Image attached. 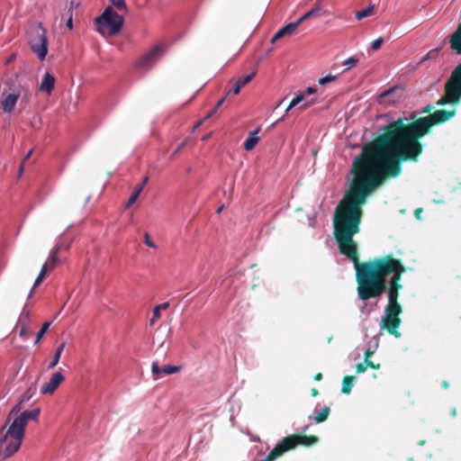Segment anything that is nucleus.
Segmentation results:
<instances>
[{
	"instance_id": "f257e3e1",
	"label": "nucleus",
	"mask_w": 461,
	"mask_h": 461,
	"mask_svg": "<svg viewBox=\"0 0 461 461\" xmlns=\"http://www.w3.org/2000/svg\"><path fill=\"white\" fill-rule=\"evenodd\" d=\"M353 178L334 210L333 234L339 252L354 264L356 274L366 263L360 262L353 237L360 230L363 206L367 197L387 179L402 173L366 143L352 164Z\"/></svg>"
},
{
	"instance_id": "f03ea898",
	"label": "nucleus",
	"mask_w": 461,
	"mask_h": 461,
	"mask_svg": "<svg viewBox=\"0 0 461 461\" xmlns=\"http://www.w3.org/2000/svg\"><path fill=\"white\" fill-rule=\"evenodd\" d=\"M455 113V110L441 109L416 119V113H412L411 122L406 117L398 118L384 125L383 132L368 144L402 173L403 162L419 161L423 152L420 139L429 134L434 125L448 121Z\"/></svg>"
},
{
	"instance_id": "7ed1b4c3",
	"label": "nucleus",
	"mask_w": 461,
	"mask_h": 461,
	"mask_svg": "<svg viewBox=\"0 0 461 461\" xmlns=\"http://www.w3.org/2000/svg\"><path fill=\"white\" fill-rule=\"evenodd\" d=\"M406 267L401 259L388 254L367 260L356 274L357 293L360 300L366 302L380 297L386 292L388 303L382 317L381 328L390 335L401 337L398 328L401 325L400 314L402 312L398 299L402 289V276Z\"/></svg>"
},
{
	"instance_id": "20e7f679",
	"label": "nucleus",
	"mask_w": 461,
	"mask_h": 461,
	"mask_svg": "<svg viewBox=\"0 0 461 461\" xmlns=\"http://www.w3.org/2000/svg\"><path fill=\"white\" fill-rule=\"evenodd\" d=\"M22 410V402H19L9 412L8 420L14 418L9 429L0 438V459L11 457L20 448L27 422L32 420L37 421L40 417L41 410L35 408L31 411Z\"/></svg>"
},
{
	"instance_id": "39448f33",
	"label": "nucleus",
	"mask_w": 461,
	"mask_h": 461,
	"mask_svg": "<svg viewBox=\"0 0 461 461\" xmlns=\"http://www.w3.org/2000/svg\"><path fill=\"white\" fill-rule=\"evenodd\" d=\"M318 441L319 438L315 435L302 433L289 435L280 440L262 461H275L297 447H309L318 443Z\"/></svg>"
},
{
	"instance_id": "423d86ee",
	"label": "nucleus",
	"mask_w": 461,
	"mask_h": 461,
	"mask_svg": "<svg viewBox=\"0 0 461 461\" xmlns=\"http://www.w3.org/2000/svg\"><path fill=\"white\" fill-rule=\"evenodd\" d=\"M97 31L109 35L117 34L123 25V17L118 14L111 6H107L104 13L95 18Z\"/></svg>"
},
{
	"instance_id": "0eeeda50",
	"label": "nucleus",
	"mask_w": 461,
	"mask_h": 461,
	"mask_svg": "<svg viewBox=\"0 0 461 461\" xmlns=\"http://www.w3.org/2000/svg\"><path fill=\"white\" fill-rule=\"evenodd\" d=\"M30 47L40 60H44L48 54L47 32L41 23L32 26L28 32Z\"/></svg>"
},
{
	"instance_id": "6e6552de",
	"label": "nucleus",
	"mask_w": 461,
	"mask_h": 461,
	"mask_svg": "<svg viewBox=\"0 0 461 461\" xmlns=\"http://www.w3.org/2000/svg\"><path fill=\"white\" fill-rule=\"evenodd\" d=\"M445 92L452 95L456 101L461 100V63L452 71L445 84Z\"/></svg>"
},
{
	"instance_id": "1a4fd4ad",
	"label": "nucleus",
	"mask_w": 461,
	"mask_h": 461,
	"mask_svg": "<svg viewBox=\"0 0 461 461\" xmlns=\"http://www.w3.org/2000/svg\"><path fill=\"white\" fill-rule=\"evenodd\" d=\"M163 53V46L157 45L139 58L135 66L140 69L150 68Z\"/></svg>"
},
{
	"instance_id": "9d476101",
	"label": "nucleus",
	"mask_w": 461,
	"mask_h": 461,
	"mask_svg": "<svg viewBox=\"0 0 461 461\" xmlns=\"http://www.w3.org/2000/svg\"><path fill=\"white\" fill-rule=\"evenodd\" d=\"M64 380L65 377L60 372H55L50 380L41 386V393L52 394Z\"/></svg>"
},
{
	"instance_id": "9b49d317",
	"label": "nucleus",
	"mask_w": 461,
	"mask_h": 461,
	"mask_svg": "<svg viewBox=\"0 0 461 461\" xmlns=\"http://www.w3.org/2000/svg\"><path fill=\"white\" fill-rule=\"evenodd\" d=\"M182 369L181 366H171V365H166L163 367H160L158 366V362H152L151 364V372L153 375V378L155 380L158 379L160 377L161 374L164 375H172L178 373Z\"/></svg>"
},
{
	"instance_id": "f8f14e48",
	"label": "nucleus",
	"mask_w": 461,
	"mask_h": 461,
	"mask_svg": "<svg viewBox=\"0 0 461 461\" xmlns=\"http://www.w3.org/2000/svg\"><path fill=\"white\" fill-rule=\"evenodd\" d=\"M298 26L299 23H297V21L286 24L285 26L282 27L277 31V32L273 36L271 42L274 43L284 37L293 35Z\"/></svg>"
},
{
	"instance_id": "ddd939ff",
	"label": "nucleus",
	"mask_w": 461,
	"mask_h": 461,
	"mask_svg": "<svg viewBox=\"0 0 461 461\" xmlns=\"http://www.w3.org/2000/svg\"><path fill=\"white\" fill-rule=\"evenodd\" d=\"M55 81V77L50 72H46L40 85V90L50 95L54 89Z\"/></svg>"
},
{
	"instance_id": "4468645a",
	"label": "nucleus",
	"mask_w": 461,
	"mask_h": 461,
	"mask_svg": "<svg viewBox=\"0 0 461 461\" xmlns=\"http://www.w3.org/2000/svg\"><path fill=\"white\" fill-rule=\"evenodd\" d=\"M317 92V89L315 87H308L304 92H302L301 94L297 95L295 97L292 99L289 105L285 109V112L287 113L290 111L293 107L300 104L303 101L305 100L307 95H313Z\"/></svg>"
},
{
	"instance_id": "2eb2a0df",
	"label": "nucleus",
	"mask_w": 461,
	"mask_h": 461,
	"mask_svg": "<svg viewBox=\"0 0 461 461\" xmlns=\"http://www.w3.org/2000/svg\"><path fill=\"white\" fill-rule=\"evenodd\" d=\"M20 94H9L2 101V106L5 113H11L17 104Z\"/></svg>"
},
{
	"instance_id": "dca6fc26",
	"label": "nucleus",
	"mask_w": 461,
	"mask_h": 461,
	"mask_svg": "<svg viewBox=\"0 0 461 461\" xmlns=\"http://www.w3.org/2000/svg\"><path fill=\"white\" fill-rule=\"evenodd\" d=\"M450 48L455 53L461 55V23L456 31L450 37Z\"/></svg>"
},
{
	"instance_id": "f3484780",
	"label": "nucleus",
	"mask_w": 461,
	"mask_h": 461,
	"mask_svg": "<svg viewBox=\"0 0 461 461\" xmlns=\"http://www.w3.org/2000/svg\"><path fill=\"white\" fill-rule=\"evenodd\" d=\"M260 131V128L258 127L254 131H251L249 135V137L246 139V140L243 143V148L247 151L252 150L256 145L259 141V138L257 136L258 133Z\"/></svg>"
},
{
	"instance_id": "a211bd4d",
	"label": "nucleus",
	"mask_w": 461,
	"mask_h": 461,
	"mask_svg": "<svg viewBox=\"0 0 461 461\" xmlns=\"http://www.w3.org/2000/svg\"><path fill=\"white\" fill-rule=\"evenodd\" d=\"M169 307L168 303H163L154 307L153 309V317L149 321V324L152 326L155 322L160 318V311L167 310Z\"/></svg>"
},
{
	"instance_id": "6ab92c4d",
	"label": "nucleus",
	"mask_w": 461,
	"mask_h": 461,
	"mask_svg": "<svg viewBox=\"0 0 461 461\" xmlns=\"http://www.w3.org/2000/svg\"><path fill=\"white\" fill-rule=\"evenodd\" d=\"M355 380V376L353 375H346L342 381V388L341 393L345 394H349L353 386V382Z\"/></svg>"
},
{
	"instance_id": "aec40b11",
	"label": "nucleus",
	"mask_w": 461,
	"mask_h": 461,
	"mask_svg": "<svg viewBox=\"0 0 461 461\" xmlns=\"http://www.w3.org/2000/svg\"><path fill=\"white\" fill-rule=\"evenodd\" d=\"M374 8H375V5H371L360 11H357L356 13V19L360 21L366 17H368L372 14L373 11H374Z\"/></svg>"
},
{
	"instance_id": "412c9836",
	"label": "nucleus",
	"mask_w": 461,
	"mask_h": 461,
	"mask_svg": "<svg viewBox=\"0 0 461 461\" xmlns=\"http://www.w3.org/2000/svg\"><path fill=\"white\" fill-rule=\"evenodd\" d=\"M459 102L456 101L452 95H449V94L447 92H445L444 95L441 96L438 102H437V104L438 105H445V104H458Z\"/></svg>"
},
{
	"instance_id": "4be33fe9",
	"label": "nucleus",
	"mask_w": 461,
	"mask_h": 461,
	"mask_svg": "<svg viewBox=\"0 0 461 461\" xmlns=\"http://www.w3.org/2000/svg\"><path fill=\"white\" fill-rule=\"evenodd\" d=\"M330 410L329 407H324L321 412H319L318 414H316L314 417H313V420L315 422L317 423H321L323 421H325L329 415H330Z\"/></svg>"
},
{
	"instance_id": "5701e85b",
	"label": "nucleus",
	"mask_w": 461,
	"mask_h": 461,
	"mask_svg": "<svg viewBox=\"0 0 461 461\" xmlns=\"http://www.w3.org/2000/svg\"><path fill=\"white\" fill-rule=\"evenodd\" d=\"M50 270L51 269H50V267H49V263L43 264V266L41 267V269L34 282V287L41 283V281L45 278L47 272L50 271Z\"/></svg>"
},
{
	"instance_id": "b1692460",
	"label": "nucleus",
	"mask_w": 461,
	"mask_h": 461,
	"mask_svg": "<svg viewBox=\"0 0 461 461\" xmlns=\"http://www.w3.org/2000/svg\"><path fill=\"white\" fill-rule=\"evenodd\" d=\"M257 70H253L249 75L242 76L236 81L241 87L249 84L256 76Z\"/></svg>"
},
{
	"instance_id": "393cba45",
	"label": "nucleus",
	"mask_w": 461,
	"mask_h": 461,
	"mask_svg": "<svg viewBox=\"0 0 461 461\" xmlns=\"http://www.w3.org/2000/svg\"><path fill=\"white\" fill-rule=\"evenodd\" d=\"M50 326V322L43 323L41 329L37 333L36 339H35V342H34L35 344H37L41 339V338L44 336V334L49 330Z\"/></svg>"
},
{
	"instance_id": "a878e982",
	"label": "nucleus",
	"mask_w": 461,
	"mask_h": 461,
	"mask_svg": "<svg viewBox=\"0 0 461 461\" xmlns=\"http://www.w3.org/2000/svg\"><path fill=\"white\" fill-rule=\"evenodd\" d=\"M317 13H318V9H312V10L307 12L306 14H304L303 16H301L297 20V23H299V25H300L303 21L314 16Z\"/></svg>"
},
{
	"instance_id": "bb28decb",
	"label": "nucleus",
	"mask_w": 461,
	"mask_h": 461,
	"mask_svg": "<svg viewBox=\"0 0 461 461\" xmlns=\"http://www.w3.org/2000/svg\"><path fill=\"white\" fill-rule=\"evenodd\" d=\"M110 2L118 9L127 11L126 3L124 0H110Z\"/></svg>"
},
{
	"instance_id": "cd10ccee",
	"label": "nucleus",
	"mask_w": 461,
	"mask_h": 461,
	"mask_svg": "<svg viewBox=\"0 0 461 461\" xmlns=\"http://www.w3.org/2000/svg\"><path fill=\"white\" fill-rule=\"evenodd\" d=\"M315 103H316L315 98H312L310 100L305 99L304 101L302 102V104L299 106V110L303 111V110L307 109L308 107L313 105Z\"/></svg>"
},
{
	"instance_id": "c85d7f7f",
	"label": "nucleus",
	"mask_w": 461,
	"mask_h": 461,
	"mask_svg": "<svg viewBox=\"0 0 461 461\" xmlns=\"http://www.w3.org/2000/svg\"><path fill=\"white\" fill-rule=\"evenodd\" d=\"M46 263H49L50 269H53L57 264L59 263L58 256L49 255L48 260Z\"/></svg>"
},
{
	"instance_id": "c756f323",
	"label": "nucleus",
	"mask_w": 461,
	"mask_h": 461,
	"mask_svg": "<svg viewBox=\"0 0 461 461\" xmlns=\"http://www.w3.org/2000/svg\"><path fill=\"white\" fill-rule=\"evenodd\" d=\"M140 194L137 192L133 191L131 195L130 196L125 207L130 208L139 198Z\"/></svg>"
},
{
	"instance_id": "7c9ffc66",
	"label": "nucleus",
	"mask_w": 461,
	"mask_h": 461,
	"mask_svg": "<svg viewBox=\"0 0 461 461\" xmlns=\"http://www.w3.org/2000/svg\"><path fill=\"white\" fill-rule=\"evenodd\" d=\"M144 243L152 249H157V245L151 240L150 236L148 232L144 233Z\"/></svg>"
},
{
	"instance_id": "2f4dec72",
	"label": "nucleus",
	"mask_w": 461,
	"mask_h": 461,
	"mask_svg": "<svg viewBox=\"0 0 461 461\" xmlns=\"http://www.w3.org/2000/svg\"><path fill=\"white\" fill-rule=\"evenodd\" d=\"M336 78H337V77L329 75V76H326L324 77L320 78L319 79V84L320 85H325V84H327L329 82H332V81L336 80Z\"/></svg>"
},
{
	"instance_id": "473e14b6",
	"label": "nucleus",
	"mask_w": 461,
	"mask_h": 461,
	"mask_svg": "<svg viewBox=\"0 0 461 461\" xmlns=\"http://www.w3.org/2000/svg\"><path fill=\"white\" fill-rule=\"evenodd\" d=\"M383 42H384V39H383V38H381V37H380V38H378V39H376V40H375V41H372V44H371L372 49H373L374 50H379V49L381 48V46H382Z\"/></svg>"
},
{
	"instance_id": "72a5a7b5",
	"label": "nucleus",
	"mask_w": 461,
	"mask_h": 461,
	"mask_svg": "<svg viewBox=\"0 0 461 461\" xmlns=\"http://www.w3.org/2000/svg\"><path fill=\"white\" fill-rule=\"evenodd\" d=\"M358 62V59H355V58H348L346 60L343 61V65L345 66H348V68H351V67H354L357 64Z\"/></svg>"
},
{
	"instance_id": "f704fd0d",
	"label": "nucleus",
	"mask_w": 461,
	"mask_h": 461,
	"mask_svg": "<svg viewBox=\"0 0 461 461\" xmlns=\"http://www.w3.org/2000/svg\"><path fill=\"white\" fill-rule=\"evenodd\" d=\"M364 364L366 366V367H370V368H373V369H379L380 368V365L379 364H375L369 358H365Z\"/></svg>"
},
{
	"instance_id": "c9c22d12",
	"label": "nucleus",
	"mask_w": 461,
	"mask_h": 461,
	"mask_svg": "<svg viewBox=\"0 0 461 461\" xmlns=\"http://www.w3.org/2000/svg\"><path fill=\"white\" fill-rule=\"evenodd\" d=\"M22 90L23 91V102L29 103L31 100V93L27 88L22 87Z\"/></svg>"
},
{
	"instance_id": "e433bc0d",
	"label": "nucleus",
	"mask_w": 461,
	"mask_h": 461,
	"mask_svg": "<svg viewBox=\"0 0 461 461\" xmlns=\"http://www.w3.org/2000/svg\"><path fill=\"white\" fill-rule=\"evenodd\" d=\"M241 88L242 87L237 82H235V84L232 86V88H230L229 90L228 95L230 94V93H233L234 95H238V94H240Z\"/></svg>"
},
{
	"instance_id": "4c0bfd02",
	"label": "nucleus",
	"mask_w": 461,
	"mask_h": 461,
	"mask_svg": "<svg viewBox=\"0 0 461 461\" xmlns=\"http://www.w3.org/2000/svg\"><path fill=\"white\" fill-rule=\"evenodd\" d=\"M60 359V357L54 354L52 361L49 365V369H53L58 364Z\"/></svg>"
},
{
	"instance_id": "58836bf2",
	"label": "nucleus",
	"mask_w": 461,
	"mask_h": 461,
	"mask_svg": "<svg viewBox=\"0 0 461 461\" xmlns=\"http://www.w3.org/2000/svg\"><path fill=\"white\" fill-rule=\"evenodd\" d=\"M186 140H184L177 148L172 153L170 156V158L173 159L178 152L185 146Z\"/></svg>"
},
{
	"instance_id": "ea45409f",
	"label": "nucleus",
	"mask_w": 461,
	"mask_h": 461,
	"mask_svg": "<svg viewBox=\"0 0 461 461\" xmlns=\"http://www.w3.org/2000/svg\"><path fill=\"white\" fill-rule=\"evenodd\" d=\"M366 368L367 367H366V366L364 363H358L356 366V371L358 374L364 373L366 370Z\"/></svg>"
},
{
	"instance_id": "a19ab883",
	"label": "nucleus",
	"mask_w": 461,
	"mask_h": 461,
	"mask_svg": "<svg viewBox=\"0 0 461 461\" xmlns=\"http://www.w3.org/2000/svg\"><path fill=\"white\" fill-rule=\"evenodd\" d=\"M20 336L24 339H28L30 337V333L27 331L26 327L24 325H23L21 328Z\"/></svg>"
},
{
	"instance_id": "79ce46f5",
	"label": "nucleus",
	"mask_w": 461,
	"mask_h": 461,
	"mask_svg": "<svg viewBox=\"0 0 461 461\" xmlns=\"http://www.w3.org/2000/svg\"><path fill=\"white\" fill-rule=\"evenodd\" d=\"M61 251V245H56L50 252V255L58 256Z\"/></svg>"
},
{
	"instance_id": "37998d69",
	"label": "nucleus",
	"mask_w": 461,
	"mask_h": 461,
	"mask_svg": "<svg viewBox=\"0 0 461 461\" xmlns=\"http://www.w3.org/2000/svg\"><path fill=\"white\" fill-rule=\"evenodd\" d=\"M437 54H438V50H432L427 54V56L425 58H423L422 61L431 59V58H434V57H436Z\"/></svg>"
},
{
	"instance_id": "c03bdc74",
	"label": "nucleus",
	"mask_w": 461,
	"mask_h": 461,
	"mask_svg": "<svg viewBox=\"0 0 461 461\" xmlns=\"http://www.w3.org/2000/svg\"><path fill=\"white\" fill-rule=\"evenodd\" d=\"M66 347V342H62L59 347L58 348L56 349V352L55 354L58 355V356H61V353L63 352L64 348Z\"/></svg>"
},
{
	"instance_id": "a18cd8bd",
	"label": "nucleus",
	"mask_w": 461,
	"mask_h": 461,
	"mask_svg": "<svg viewBox=\"0 0 461 461\" xmlns=\"http://www.w3.org/2000/svg\"><path fill=\"white\" fill-rule=\"evenodd\" d=\"M31 396L32 395L30 394V390H28L27 392L24 393V394L23 395V399L20 402H22L23 403L24 401H29Z\"/></svg>"
},
{
	"instance_id": "49530a36",
	"label": "nucleus",
	"mask_w": 461,
	"mask_h": 461,
	"mask_svg": "<svg viewBox=\"0 0 461 461\" xmlns=\"http://www.w3.org/2000/svg\"><path fill=\"white\" fill-rule=\"evenodd\" d=\"M224 101H225V97H222L221 99H220V100L217 102V104H216V105L214 106V108H213V109H214V111H217V109H218V108H220V107L222 105V104L224 103Z\"/></svg>"
},
{
	"instance_id": "de8ad7c7",
	"label": "nucleus",
	"mask_w": 461,
	"mask_h": 461,
	"mask_svg": "<svg viewBox=\"0 0 461 461\" xmlns=\"http://www.w3.org/2000/svg\"><path fill=\"white\" fill-rule=\"evenodd\" d=\"M434 108V106H432L431 104H428L426 105L423 109H422V113H430V111Z\"/></svg>"
},
{
	"instance_id": "09e8293b",
	"label": "nucleus",
	"mask_w": 461,
	"mask_h": 461,
	"mask_svg": "<svg viewBox=\"0 0 461 461\" xmlns=\"http://www.w3.org/2000/svg\"><path fill=\"white\" fill-rule=\"evenodd\" d=\"M422 212V208H417L415 211H414V215L415 217L420 220V213Z\"/></svg>"
},
{
	"instance_id": "8fccbe9b",
	"label": "nucleus",
	"mask_w": 461,
	"mask_h": 461,
	"mask_svg": "<svg viewBox=\"0 0 461 461\" xmlns=\"http://www.w3.org/2000/svg\"><path fill=\"white\" fill-rule=\"evenodd\" d=\"M67 26L71 30L73 28V20H72V16L70 15V17L68 18V20L67 21Z\"/></svg>"
},
{
	"instance_id": "3c124183",
	"label": "nucleus",
	"mask_w": 461,
	"mask_h": 461,
	"mask_svg": "<svg viewBox=\"0 0 461 461\" xmlns=\"http://www.w3.org/2000/svg\"><path fill=\"white\" fill-rule=\"evenodd\" d=\"M373 351L370 348H367L365 352V358H369L373 355Z\"/></svg>"
},
{
	"instance_id": "603ef678",
	"label": "nucleus",
	"mask_w": 461,
	"mask_h": 461,
	"mask_svg": "<svg viewBox=\"0 0 461 461\" xmlns=\"http://www.w3.org/2000/svg\"><path fill=\"white\" fill-rule=\"evenodd\" d=\"M142 189H143V185H139L138 186H136V187L134 188V190H133V191L137 192V193H138V194H140V193H141Z\"/></svg>"
},
{
	"instance_id": "864d4df0",
	"label": "nucleus",
	"mask_w": 461,
	"mask_h": 461,
	"mask_svg": "<svg viewBox=\"0 0 461 461\" xmlns=\"http://www.w3.org/2000/svg\"><path fill=\"white\" fill-rule=\"evenodd\" d=\"M203 120H201V121L197 122L194 125V127H193V131L197 130V129H198V128L203 124Z\"/></svg>"
},
{
	"instance_id": "5fc2aeb1",
	"label": "nucleus",
	"mask_w": 461,
	"mask_h": 461,
	"mask_svg": "<svg viewBox=\"0 0 461 461\" xmlns=\"http://www.w3.org/2000/svg\"><path fill=\"white\" fill-rule=\"evenodd\" d=\"M318 394H319V391H318V389H317V388H312V389L311 390V395H312V397H315V396H317Z\"/></svg>"
},
{
	"instance_id": "6e6d98bb",
	"label": "nucleus",
	"mask_w": 461,
	"mask_h": 461,
	"mask_svg": "<svg viewBox=\"0 0 461 461\" xmlns=\"http://www.w3.org/2000/svg\"><path fill=\"white\" fill-rule=\"evenodd\" d=\"M314 380L315 381H321L322 379V374L321 373H317L315 375H314Z\"/></svg>"
},
{
	"instance_id": "4d7b16f0",
	"label": "nucleus",
	"mask_w": 461,
	"mask_h": 461,
	"mask_svg": "<svg viewBox=\"0 0 461 461\" xmlns=\"http://www.w3.org/2000/svg\"><path fill=\"white\" fill-rule=\"evenodd\" d=\"M58 245H61V250H65V249H68L69 248V245L66 244L64 242H60Z\"/></svg>"
},
{
	"instance_id": "13d9d810",
	"label": "nucleus",
	"mask_w": 461,
	"mask_h": 461,
	"mask_svg": "<svg viewBox=\"0 0 461 461\" xmlns=\"http://www.w3.org/2000/svg\"><path fill=\"white\" fill-rule=\"evenodd\" d=\"M215 112H216V111H214V109H213L212 112H210V113H208L204 118H203V121H205V120H207V119L211 118V117L212 116V114H213Z\"/></svg>"
},
{
	"instance_id": "bf43d9fd",
	"label": "nucleus",
	"mask_w": 461,
	"mask_h": 461,
	"mask_svg": "<svg viewBox=\"0 0 461 461\" xmlns=\"http://www.w3.org/2000/svg\"><path fill=\"white\" fill-rule=\"evenodd\" d=\"M32 150H30L27 155L25 156V158H23V162L24 163L27 159H29V158L32 156Z\"/></svg>"
},
{
	"instance_id": "052dcab7",
	"label": "nucleus",
	"mask_w": 461,
	"mask_h": 461,
	"mask_svg": "<svg viewBox=\"0 0 461 461\" xmlns=\"http://www.w3.org/2000/svg\"><path fill=\"white\" fill-rule=\"evenodd\" d=\"M15 59V54H12L11 57L6 60V63H11Z\"/></svg>"
},
{
	"instance_id": "680f3d73",
	"label": "nucleus",
	"mask_w": 461,
	"mask_h": 461,
	"mask_svg": "<svg viewBox=\"0 0 461 461\" xmlns=\"http://www.w3.org/2000/svg\"><path fill=\"white\" fill-rule=\"evenodd\" d=\"M149 181V177L148 176H145L141 182L140 185H143V187L145 186V185L148 183Z\"/></svg>"
},
{
	"instance_id": "e2e57ef3",
	"label": "nucleus",
	"mask_w": 461,
	"mask_h": 461,
	"mask_svg": "<svg viewBox=\"0 0 461 461\" xmlns=\"http://www.w3.org/2000/svg\"><path fill=\"white\" fill-rule=\"evenodd\" d=\"M392 92H393V89H390V90H388V91L384 92L383 95H381V96L387 95H389V94H390V93H392Z\"/></svg>"
},
{
	"instance_id": "0e129e2a",
	"label": "nucleus",
	"mask_w": 461,
	"mask_h": 461,
	"mask_svg": "<svg viewBox=\"0 0 461 461\" xmlns=\"http://www.w3.org/2000/svg\"><path fill=\"white\" fill-rule=\"evenodd\" d=\"M442 386L447 389L448 387V383L447 381H443Z\"/></svg>"
},
{
	"instance_id": "69168bd1",
	"label": "nucleus",
	"mask_w": 461,
	"mask_h": 461,
	"mask_svg": "<svg viewBox=\"0 0 461 461\" xmlns=\"http://www.w3.org/2000/svg\"><path fill=\"white\" fill-rule=\"evenodd\" d=\"M23 164H24V163H23V162H22V165H21L20 169H19L20 174H22V172H23Z\"/></svg>"
}]
</instances>
